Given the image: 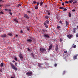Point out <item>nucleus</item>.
Segmentation results:
<instances>
[{
	"mask_svg": "<svg viewBox=\"0 0 78 78\" xmlns=\"http://www.w3.org/2000/svg\"><path fill=\"white\" fill-rule=\"evenodd\" d=\"M72 47H73V48H76V46L75 44H73L72 45Z\"/></svg>",
	"mask_w": 78,
	"mask_h": 78,
	"instance_id": "nucleus-20",
	"label": "nucleus"
},
{
	"mask_svg": "<svg viewBox=\"0 0 78 78\" xmlns=\"http://www.w3.org/2000/svg\"><path fill=\"white\" fill-rule=\"evenodd\" d=\"M24 17H25L26 18H27V19H29V16H28L27 14H24Z\"/></svg>",
	"mask_w": 78,
	"mask_h": 78,
	"instance_id": "nucleus-7",
	"label": "nucleus"
},
{
	"mask_svg": "<svg viewBox=\"0 0 78 78\" xmlns=\"http://www.w3.org/2000/svg\"><path fill=\"white\" fill-rule=\"evenodd\" d=\"M45 22L46 24H49V21H48V20H46Z\"/></svg>",
	"mask_w": 78,
	"mask_h": 78,
	"instance_id": "nucleus-19",
	"label": "nucleus"
},
{
	"mask_svg": "<svg viewBox=\"0 0 78 78\" xmlns=\"http://www.w3.org/2000/svg\"><path fill=\"white\" fill-rule=\"evenodd\" d=\"M33 3L34 4H36L37 3V2H36V1H34L33 2Z\"/></svg>",
	"mask_w": 78,
	"mask_h": 78,
	"instance_id": "nucleus-33",
	"label": "nucleus"
},
{
	"mask_svg": "<svg viewBox=\"0 0 78 78\" xmlns=\"http://www.w3.org/2000/svg\"><path fill=\"white\" fill-rule=\"evenodd\" d=\"M42 32H45V31H44V30H42Z\"/></svg>",
	"mask_w": 78,
	"mask_h": 78,
	"instance_id": "nucleus-58",
	"label": "nucleus"
},
{
	"mask_svg": "<svg viewBox=\"0 0 78 78\" xmlns=\"http://www.w3.org/2000/svg\"><path fill=\"white\" fill-rule=\"evenodd\" d=\"M72 11H73V12H74V11H75V9H73L72 10Z\"/></svg>",
	"mask_w": 78,
	"mask_h": 78,
	"instance_id": "nucleus-51",
	"label": "nucleus"
},
{
	"mask_svg": "<svg viewBox=\"0 0 78 78\" xmlns=\"http://www.w3.org/2000/svg\"><path fill=\"white\" fill-rule=\"evenodd\" d=\"M13 62H15V61H14V60H13V61H12Z\"/></svg>",
	"mask_w": 78,
	"mask_h": 78,
	"instance_id": "nucleus-62",
	"label": "nucleus"
},
{
	"mask_svg": "<svg viewBox=\"0 0 78 78\" xmlns=\"http://www.w3.org/2000/svg\"><path fill=\"white\" fill-rule=\"evenodd\" d=\"M73 2V0H70L69 1V3H72V2Z\"/></svg>",
	"mask_w": 78,
	"mask_h": 78,
	"instance_id": "nucleus-23",
	"label": "nucleus"
},
{
	"mask_svg": "<svg viewBox=\"0 0 78 78\" xmlns=\"http://www.w3.org/2000/svg\"><path fill=\"white\" fill-rule=\"evenodd\" d=\"M31 56H32L33 58L34 59H35L36 58V56L33 53H31Z\"/></svg>",
	"mask_w": 78,
	"mask_h": 78,
	"instance_id": "nucleus-5",
	"label": "nucleus"
},
{
	"mask_svg": "<svg viewBox=\"0 0 78 78\" xmlns=\"http://www.w3.org/2000/svg\"><path fill=\"white\" fill-rule=\"evenodd\" d=\"M28 51H30V49L29 48H28Z\"/></svg>",
	"mask_w": 78,
	"mask_h": 78,
	"instance_id": "nucleus-60",
	"label": "nucleus"
},
{
	"mask_svg": "<svg viewBox=\"0 0 78 78\" xmlns=\"http://www.w3.org/2000/svg\"><path fill=\"white\" fill-rule=\"evenodd\" d=\"M38 66L39 67H41V66H42V64H41V63H38Z\"/></svg>",
	"mask_w": 78,
	"mask_h": 78,
	"instance_id": "nucleus-18",
	"label": "nucleus"
},
{
	"mask_svg": "<svg viewBox=\"0 0 78 78\" xmlns=\"http://www.w3.org/2000/svg\"><path fill=\"white\" fill-rule=\"evenodd\" d=\"M68 38H69V39L71 38V37H72V35H70V34H69L67 36Z\"/></svg>",
	"mask_w": 78,
	"mask_h": 78,
	"instance_id": "nucleus-11",
	"label": "nucleus"
},
{
	"mask_svg": "<svg viewBox=\"0 0 78 78\" xmlns=\"http://www.w3.org/2000/svg\"><path fill=\"white\" fill-rule=\"evenodd\" d=\"M26 30L28 31H30V29L28 27H26Z\"/></svg>",
	"mask_w": 78,
	"mask_h": 78,
	"instance_id": "nucleus-14",
	"label": "nucleus"
},
{
	"mask_svg": "<svg viewBox=\"0 0 78 78\" xmlns=\"http://www.w3.org/2000/svg\"><path fill=\"white\" fill-rule=\"evenodd\" d=\"M37 5L38 6V5H39V2H37Z\"/></svg>",
	"mask_w": 78,
	"mask_h": 78,
	"instance_id": "nucleus-57",
	"label": "nucleus"
},
{
	"mask_svg": "<svg viewBox=\"0 0 78 78\" xmlns=\"http://www.w3.org/2000/svg\"><path fill=\"white\" fill-rule=\"evenodd\" d=\"M40 5H42V4H43V2L42 1L40 2Z\"/></svg>",
	"mask_w": 78,
	"mask_h": 78,
	"instance_id": "nucleus-25",
	"label": "nucleus"
},
{
	"mask_svg": "<svg viewBox=\"0 0 78 78\" xmlns=\"http://www.w3.org/2000/svg\"><path fill=\"white\" fill-rule=\"evenodd\" d=\"M76 37H78V34H76Z\"/></svg>",
	"mask_w": 78,
	"mask_h": 78,
	"instance_id": "nucleus-42",
	"label": "nucleus"
},
{
	"mask_svg": "<svg viewBox=\"0 0 78 78\" xmlns=\"http://www.w3.org/2000/svg\"><path fill=\"white\" fill-rule=\"evenodd\" d=\"M44 7H45V8H47V5H46L44 6Z\"/></svg>",
	"mask_w": 78,
	"mask_h": 78,
	"instance_id": "nucleus-52",
	"label": "nucleus"
},
{
	"mask_svg": "<svg viewBox=\"0 0 78 78\" xmlns=\"http://www.w3.org/2000/svg\"><path fill=\"white\" fill-rule=\"evenodd\" d=\"M15 65L16 66H17V63H15Z\"/></svg>",
	"mask_w": 78,
	"mask_h": 78,
	"instance_id": "nucleus-56",
	"label": "nucleus"
},
{
	"mask_svg": "<svg viewBox=\"0 0 78 78\" xmlns=\"http://www.w3.org/2000/svg\"><path fill=\"white\" fill-rule=\"evenodd\" d=\"M0 14H3V12H0Z\"/></svg>",
	"mask_w": 78,
	"mask_h": 78,
	"instance_id": "nucleus-40",
	"label": "nucleus"
},
{
	"mask_svg": "<svg viewBox=\"0 0 78 78\" xmlns=\"http://www.w3.org/2000/svg\"><path fill=\"white\" fill-rule=\"evenodd\" d=\"M64 53H67V51H64Z\"/></svg>",
	"mask_w": 78,
	"mask_h": 78,
	"instance_id": "nucleus-45",
	"label": "nucleus"
},
{
	"mask_svg": "<svg viewBox=\"0 0 78 78\" xmlns=\"http://www.w3.org/2000/svg\"><path fill=\"white\" fill-rule=\"evenodd\" d=\"M44 32H47V30H44Z\"/></svg>",
	"mask_w": 78,
	"mask_h": 78,
	"instance_id": "nucleus-53",
	"label": "nucleus"
},
{
	"mask_svg": "<svg viewBox=\"0 0 78 78\" xmlns=\"http://www.w3.org/2000/svg\"><path fill=\"white\" fill-rule=\"evenodd\" d=\"M8 35H9V36H12V34L11 33H10L8 34Z\"/></svg>",
	"mask_w": 78,
	"mask_h": 78,
	"instance_id": "nucleus-38",
	"label": "nucleus"
},
{
	"mask_svg": "<svg viewBox=\"0 0 78 78\" xmlns=\"http://www.w3.org/2000/svg\"><path fill=\"white\" fill-rule=\"evenodd\" d=\"M54 66L55 67H56V66H57V64H55V65H54Z\"/></svg>",
	"mask_w": 78,
	"mask_h": 78,
	"instance_id": "nucleus-43",
	"label": "nucleus"
},
{
	"mask_svg": "<svg viewBox=\"0 0 78 78\" xmlns=\"http://www.w3.org/2000/svg\"><path fill=\"white\" fill-rule=\"evenodd\" d=\"M11 78H14L13 77H11Z\"/></svg>",
	"mask_w": 78,
	"mask_h": 78,
	"instance_id": "nucleus-64",
	"label": "nucleus"
},
{
	"mask_svg": "<svg viewBox=\"0 0 78 78\" xmlns=\"http://www.w3.org/2000/svg\"><path fill=\"white\" fill-rule=\"evenodd\" d=\"M63 75L65 73H66V71H63Z\"/></svg>",
	"mask_w": 78,
	"mask_h": 78,
	"instance_id": "nucleus-46",
	"label": "nucleus"
},
{
	"mask_svg": "<svg viewBox=\"0 0 78 78\" xmlns=\"http://www.w3.org/2000/svg\"><path fill=\"white\" fill-rule=\"evenodd\" d=\"M10 65L11 66L12 69H13L15 70H17V68L15 67V66H14V65H13L12 63L10 62Z\"/></svg>",
	"mask_w": 78,
	"mask_h": 78,
	"instance_id": "nucleus-1",
	"label": "nucleus"
},
{
	"mask_svg": "<svg viewBox=\"0 0 78 78\" xmlns=\"http://www.w3.org/2000/svg\"><path fill=\"white\" fill-rule=\"evenodd\" d=\"M14 59L15 61H17V58L15 57V58H14Z\"/></svg>",
	"mask_w": 78,
	"mask_h": 78,
	"instance_id": "nucleus-30",
	"label": "nucleus"
},
{
	"mask_svg": "<svg viewBox=\"0 0 78 78\" xmlns=\"http://www.w3.org/2000/svg\"><path fill=\"white\" fill-rule=\"evenodd\" d=\"M22 4H18L17 5L18 7H19V6H22Z\"/></svg>",
	"mask_w": 78,
	"mask_h": 78,
	"instance_id": "nucleus-27",
	"label": "nucleus"
},
{
	"mask_svg": "<svg viewBox=\"0 0 78 78\" xmlns=\"http://www.w3.org/2000/svg\"><path fill=\"white\" fill-rule=\"evenodd\" d=\"M57 28L58 29H59V28H60V26L57 25Z\"/></svg>",
	"mask_w": 78,
	"mask_h": 78,
	"instance_id": "nucleus-29",
	"label": "nucleus"
},
{
	"mask_svg": "<svg viewBox=\"0 0 78 78\" xmlns=\"http://www.w3.org/2000/svg\"><path fill=\"white\" fill-rule=\"evenodd\" d=\"M48 15H50V12H48Z\"/></svg>",
	"mask_w": 78,
	"mask_h": 78,
	"instance_id": "nucleus-47",
	"label": "nucleus"
},
{
	"mask_svg": "<svg viewBox=\"0 0 78 78\" xmlns=\"http://www.w3.org/2000/svg\"><path fill=\"white\" fill-rule=\"evenodd\" d=\"M44 25L45 26L46 28H48V25H47V24L46 23H44Z\"/></svg>",
	"mask_w": 78,
	"mask_h": 78,
	"instance_id": "nucleus-13",
	"label": "nucleus"
},
{
	"mask_svg": "<svg viewBox=\"0 0 78 78\" xmlns=\"http://www.w3.org/2000/svg\"><path fill=\"white\" fill-rule=\"evenodd\" d=\"M8 11H9V13L11 12V11H12V10L11 9H9Z\"/></svg>",
	"mask_w": 78,
	"mask_h": 78,
	"instance_id": "nucleus-32",
	"label": "nucleus"
},
{
	"mask_svg": "<svg viewBox=\"0 0 78 78\" xmlns=\"http://www.w3.org/2000/svg\"><path fill=\"white\" fill-rule=\"evenodd\" d=\"M63 8H66V7H63Z\"/></svg>",
	"mask_w": 78,
	"mask_h": 78,
	"instance_id": "nucleus-63",
	"label": "nucleus"
},
{
	"mask_svg": "<svg viewBox=\"0 0 78 78\" xmlns=\"http://www.w3.org/2000/svg\"><path fill=\"white\" fill-rule=\"evenodd\" d=\"M5 11H8V10H9V9H5Z\"/></svg>",
	"mask_w": 78,
	"mask_h": 78,
	"instance_id": "nucleus-44",
	"label": "nucleus"
},
{
	"mask_svg": "<svg viewBox=\"0 0 78 78\" xmlns=\"http://www.w3.org/2000/svg\"><path fill=\"white\" fill-rule=\"evenodd\" d=\"M65 3H67V5H68V4H69V2H68V1L65 2Z\"/></svg>",
	"mask_w": 78,
	"mask_h": 78,
	"instance_id": "nucleus-39",
	"label": "nucleus"
},
{
	"mask_svg": "<svg viewBox=\"0 0 78 78\" xmlns=\"http://www.w3.org/2000/svg\"><path fill=\"white\" fill-rule=\"evenodd\" d=\"M69 17H71V13H70V12L69 13Z\"/></svg>",
	"mask_w": 78,
	"mask_h": 78,
	"instance_id": "nucleus-31",
	"label": "nucleus"
},
{
	"mask_svg": "<svg viewBox=\"0 0 78 78\" xmlns=\"http://www.w3.org/2000/svg\"><path fill=\"white\" fill-rule=\"evenodd\" d=\"M27 12L28 14H30V13H31V11L29 10H27Z\"/></svg>",
	"mask_w": 78,
	"mask_h": 78,
	"instance_id": "nucleus-21",
	"label": "nucleus"
},
{
	"mask_svg": "<svg viewBox=\"0 0 78 78\" xmlns=\"http://www.w3.org/2000/svg\"><path fill=\"white\" fill-rule=\"evenodd\" d=\"M66 26H67V25H68V22H67V21H66Z\"/></svg>",
	"mask_w": 78,
	"mask_h": 78,
	"instance_id": "nucleus-26",
	"label": "nucleus"
},
{
	"mask_svg": "<svg viewBox=\"0 0 78 78\" xmlns=\"http://www.w3.org/2000/svg\"><path fill=\"white\" fill-rule=\"evenodd\" d=\"M19 57L20 59H23V56L22 55V54H20Z\"/></svg>",
	"mask_w": 78,
	"mask_h": 78,
	"instance_id": "nucleus-8",
	"label": "nucleus"
},
{
	"mask_svg": "<svg viewBox=\"0 0 78 78\" xmlns=\"http://www.w3.org/2000/svg\"><path fill=\"white\" fill-rule=\"evenodd\" d=\"M2 6V5H0V8H1Z\"/></svg>",
	"mask_w": 78,
	"mask_h": 78,
	"instance_id": "nucleus-59",
	"label": "nucleus"
},
{
	"mask_svg": "<svg viewBox=\"0 0 78 78\" xmlns=\"http://www.w3.org/2000/svg\"><path fill=\"white\" fill-rule=\"evenodd\" d=\"M58 45L56 46L55 47V51H58Z\"/></svg>",
	"mask_w": 78,
	"mask_h": 78,
	"instance_id": "nucleus-17",
	"label": "nucleus"
},
{
	"mask_svg": "<svg viewBox=\"0 0 78 78\" xmlns=\"http://www.w3.org/2000/svg\"><path fill=\"white\" fill-rule=\"evenodd\" d=\"M17 37H18V35H16V38H17Z\"/></svg>",
	"mask_w": 78,
	"mask_h": 78,
	"instance_id": "nucleus-55",
	"label": "nucleus"
},
{
	"mask_svg": "<svg viewBox=\"0 0 78 78\" xmlns=\"http://www.w3.org/2000/svg\"><path fill=\"white\" fill-rule=\"evenodd\" d=\"M27 42H29V43H31L32 42V40L30 39H27Z\"/></svg>",
	"mask_w": 78,
	"mask_h": 78,
	"instance_id": "nucleus-10",
	"label": "nucleus"
},
{
	"mask_svg": "<svg viewBox=\"0 0 78 78\" xmlns=\"http://www.w3.org/2000/svg\"><path fill=\"white\" fill-rule=\"evenodd\" d=\"M77 56H78V55H75L73 57V59H76Z\"/></svg>",
	"mask_w": 78,
	"mask_h": 78,
	"instance_id": "nucleus-9",
	"label": "nucleus"
},
{
	"mask_svg": "<svg viewBox=\"0 0 78 78\" xmlns=\"http://www.w3.org/2000/svg\"><path fill=\"white\" fill-rule=\"evenodd\" d=\"M64 7H63L59 8V9H62V10H63L64 9Z\"/></svg>",
	"mask_w": 78,
	"mask_h": 78,
	"instance_id": "nucleus-28",
	"label": "nucleus"
},
{
	"mask_svg": "<svg viewBox=\"0 0 78 78\" xmlns=\"http://www.w3.org/2000/svg\"><path fill=\"white\" fill-rule=\"evenodd\" d=\"M32 73L31 72H27L26 73V74L27 75H31V74H32Z\"/></svg>",
	"mask_w": 78,
	"mask_h": 78,
	"instance_id": "nucleus-6",
	"label": "nucleus"
},
{
	"mask_svg": "<svg viewBox=\"0 0 78 78\" xmlns=\"http://www.w3.org/2000/svg\"><path fill=\"white\" fill-rule=\"evenodd\" d=\"M62 5L63 6H64V3H62Z\"/></svg>",
	"mask_w": 78,
	"mask_h": 78,
	"instance_id": "nucleus-49",
	"label": "nucleus"
},
{
	"mask_svg": "<svg viewBox=\"0 0 78 78\" xmlns=\"http://www.w3.org/2000/svg\"><path fill=\"white\" fill-rule=\"evenodd\" d=\"M4 66V65L3 64V63H1V66L2 67L3 66Z\"/></svg>",
	"mask_w": 78,
	"mask_h": 78,
	"instance_id": "nucleus-34",
	"label": "nucleus"
},
{
	"mask_svg": "<svg viewBox=\"0 0 78 78\" xmlns=\"http://www.w3.org/2000/svg\"><path fill=\"white\" fill-rule=\"evenodd\" d=\"M62 40L61 39H60V42H62Z\"/></svg>",
	"mask_w": 78,
	"mask_h": 78,
	"instance_id": "nucleus-50",
	"label": "nucleus"
},
{
	"mask_svg": "<svg viewBox=\"0 0 78 78\" xmlns=\"http://www.w3.org/2000/svg\"><path fill=\"white\" fill-rule=\"evenodd\" d=\"M9 13V14L12 15V13L11 12H10Z\"/></svg>",
	"mask_w": 78,
	"mask_h": 78,
	"instance_id": "nucleus-54",
	"label": "nucleus"
},
{
	"mask_svg": "<svg viewBox=\"0 0 78 78\" xmlns=\"http://www.w3.org/2000/svg\"><path fill=\"white\" fill-rule=\"evenodd\" d=\"M35 9H38V5H36L35 7Z\"/></svg>",
	"mask_w": 78,
	"mask_h": 78,
	"instance_id": "nucleus-22",
	"label": "nucleus"
},
{
	"mask_svg": "<svg viewBox=\"0 0 78 78\" xmlns=\"http://www.w3.org/2000/svg\"><path fill=\"white\" fill-rule=\"evenodd\" d=\"M1 36L2 37H3V38H5L6 37L7 35L6 34H3L1 35Z\"/></svg>",
	"mask_w": 78,
	"mask_h": 78,
	"instance_id": "nucleus-4",
	"label": "nucleus"
},
{
	"mask_svg": "<svg viewBox=\"0 0 78 78\" xmlns=\"http://www.w3.org/2000/svg\"><path fill=\"white\" fill-rule=\"evenodd\" d=\"M29 39L32 41H34V38L32 37H29Z\"/></svg>",
	"mask_w": 78,
	"mask_h": 78,
	"instance_id": "nucleus-15",
	"label": "nucleus"
},
{
	"mask_svg": "<svg viewBox=\"0 0 78 78\" xmlns=\"http://www.w3.org/2000/svg\"><path fill=\"white\" fill-rule=\"evenodd\" d=\"M52 47H53V46L52 45H50L49 46V49L48 50H50L51 49V48H52Z\"/></svg>",
	"mask_w": 78,
	"mask_h": 78,
	"instance_id": "nucleus-12",
	"label": "nucleus"
},
{
	"mask_svg": "<svg viewBox=\"0 0 78 78\" xmlns=\"http://www.w3.org/2000/svg\"><path fill=\"white\" fill-rule=\"evenodd\" d=\"M14 21H15V22H17V23H18V21H17V20L16 19H14L13 20Z\"/></svg>",
	"mask_w": 78,
	"mask_h": 78,
	"instance_id": "nucleus-24",
	"label": "nucleus"
},
{
	"mask_svg": "<svg viewBox=\"0 0 78 78\" xmlns=\"http://www.w3.org/2000/svg\"><path fill=\"white\" fill-rule=\"evenodd\" d=\"M67 9L65 8H64V9H63V11H67Z\"/></svg>",
	"mask_w": 78,
	"mask_h": 78,
	"instance_id": "nucleus-35",
	"label": "nucleus"
},
{
	"mask_svg": "<svg viewBox=\"0 0 78 78\" xmlns=\"http://www.w3.org/2000/svg\"><path fill=\"white\" fill-rule=\"evenodd\" d=\"M76 28H73V31L74 32V33H76V32L75 31H76Z\"/></svg>",
	"mask_w": 78,
	"mask_h": 78,
	"instance_id": "nucleus-16",
	"label": "nucleus"
},
{
	"mask_svg": "<svg viewBox=\"0 0 78 78\" xmlns=\"http://www.w3.org/2000/svg\"><path fill=\"white\" fill-rule=\"evenodd\" d=\"M44 37L45 38H49V34H44Z\"/></svg>",
	"mask_w": 78,
	"mask_h": 78,
	"instance_id": "nucleus-3",
	"label": "nucleus"
},
{
	"mask_svg": "<svg viewBox=\"0 0 78 78\" xmlns=\"http://www.w3.org/2000/svg\"><path fill=\"white\" fill-rule=\"evenodd\" d=\"M77 3V2L75 1L73 2V5H74V4H75V3Z\"/></svg>",
	"mask_w": 78,
	"mask_h": 78,
	"instance_id": "nucleus-37",
	"label": "nucleus"
},
{
	"mask_svg": "<svg viewBox=\"0 0 78 78\" xmlns=\"http://www.w3.org/2000/svg\"><path fill=\"white\" fill-rule=\"evenodd\" d=\"M2 69H0V72H2Z\"/></svg>",
	"mask_w": 78,
	"mask_h": 78,
	"instance_id": "nucleus-61",
	"label": "nucleus"
},
{
	"mask_svg": "<svg viewBox=\"0 0 78 78\" xmlns=\"http://www.w3.org/2000/svg\"><path fill=\"white\" fill-rule=\"evenodd\" d=\"M45 50V49L42 48H41L40 49V51L41 52V53H43Z\"/></svg>",
	"mask_w": 78,
	"mask_h": 78,
	"instance_id": "nucleus-2",
	"label": "nucleus"
},
{
	"mask_svg": "<svg viewBox=\"0 0 78 78\" xmlns=\"http://www.w3.org/2000/svg\"><path fill=\"white\" fill-rule=\"evenodd\" d=\"M20 33H23V30H21L20 31Z\"/></svg>",
	"mask_w": 78,
	"mask_h": 78,
	"instance_id": "nucleus-48",
	"label": "nucleus"
},
{
	"mask_svg": "<svg viewBox=\"0 0 78 78\" xmlns=\"http://www.w3.org/2000/svg\"><path fill=\"white\" fill-rule=\"evenodd\" d=\"M49 18V17H48V16H45V18L46 19H48Z\"/></svg>",
	"mask_w": 78,
	"mask_h": 78,
	"instance_id": "nucleus-36",
	"label": "nucleus"
},
{
	"mask_svg": "<svg viewBox=\"0 0 78 78\" xmlns=\"http://www.w3.org/2000/svg\"><path fill=\"white\" fill-rule=\"evenodd\" d=\"M59 22L60 23H61V24H62V21H61V20H60L59 21Z\"/></svg>",
	"mask_w": 78,
	"mask_h": 78,
	"instance_id": "nucleus-41",
	"label": "nucleus"
}]
</instances>
